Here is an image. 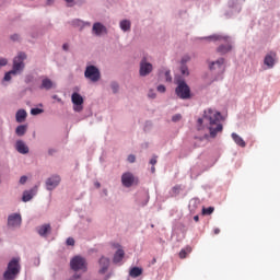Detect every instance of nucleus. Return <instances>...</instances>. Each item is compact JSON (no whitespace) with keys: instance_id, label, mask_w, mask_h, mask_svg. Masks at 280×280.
I'll list each match as a JSON object with an SVG mask.
<instances>
[{"instance_id":"nucleus-27","label":"nucleus","mask_w":280,"mask_h":280,"mask_svg":"<svg viewBox=\"0 0 280 280\" xmlns=\"http://www.w3.org/2000/svg\"><path fill=\"white\" fill-rule=\"evenodd\" d=\"M32 198H34V194H32V190L24 191L23 197H22L23 202H30V200H32Z\"/></svg>"},{"instance_id":"nucleus-39","label":"nucleus","mask_w":280,"mask_h":280,"mask_svg":"<svg viewBox=\"0 0 280 280\" xmlns=\"http://www.w3.org/2000/svg\"><path fill=\"white\" fill-rule=\"evenodd\" d=\"M158 91H159V93H165V91H166L165 85H159Z\"/></svg>"},{"instance_id":"nucleus-29","label":"nucleus","mask_w":280,"mask_h":280,"mask_svg":"<svg viewBox=\"0 0 280 280\" xmlns=\"http://www.w3.org/2000/svg\"><path fill=\"white\" fill-rule=\"evenodd\" d=\"M18 73L16 72H12V70L11 71H9V72H7L5 74H4V81L5 82H10L11 80H12V75H16Z\"/></svg>"},{"instance_id":"nucleus-49","label":"nucleus","mask_w":280,"mask_h":280,"mask_svg":"<svg viewBox=\"0 0 280 280\" xmlns=\"http://www.w3.org/2000/svg\"><path fill=\"white\" fill-rule=\"evenodd\" d=\"M189 60V58H183L182 62H187Z\"/></svg>"},{"instance_id":"nucleus-23","label":"nucleus","mask_w":280,"mask_h":280,"mask_svg":"<svg viewBox=\"0 0 280 280\" xmlns=\"http://www.w3.org/2000/svg\"><path fill=\"white\" fill-rule=\"evenodd\" d=\"M192 248L191 246H186L179 252V259H187V255L191 253Z\"/></svg>"},{"instance_id":"nucleus-21","label":"nucleus","mask_w":280,"mask_h":280,"mask_svg":"<svg viewBox=\"0 0 280 280\" xmlns=\"http://www.w3.org/2000/svg\"><path fill=\"white\" fill-rule=\"evenodd\" d=\"M130 277H132L133 279H137V277H141L143 275V269L139 268V267H133L131 268V270L129 271Z\"/></svg>"},{"instance_id":"nucleus-2","label":"nucleus","mask_w":280,"mask_h":280,"mask_svg":"<svg viewBox=\"0 0 280 280\" xmlns=\"http://www.w3.org/2000/svg\"><path fill=\"white\" fill-rule=\"evenodd\" d=\"M21 258H12L8 264V268L3 275L4 280H15L21 272Z\"/></svg>"},{"instance_id":"nucleus-11","label":"nucleus","mask_w":280,"mask_h":280,"mask_svg":"<svg viewBox=\"0 0 280 280\" xmlns=\"http://www.w3.org/2000/svg\"><path fill=\"white\" fill-rule=\"evenodd\" d=\"M152 63L148 62V59L143 58L140 61V75L142 78H145V75H150L152 73Z\"/></svg>"},{"instance_id":"nucleus-38","label":"nucleus","mask_w":280,"mask_h":280,"mask_svg":"<svg viewBox=\"0 0 280 280\" xmlns=\"http://www.w3.org/2000/svg\"><path fill=\"white\" fill-rule=\"evenodd\" d=\"M166 82H172V75L170 74V71L165 72Z\"/></svg>"},{"instance_id":"nucleus-30","label":"nucleus","mask_w":280,"mask_h":280,"mask_svg":"<svg viewBox=\"0 0 280 280\" xmlns=\"http://www.w3.org/2000/svg\"><path fill=\"white\" fill-rule=\"evenodd\" d=\"M180 71L183 75H189V69L187 66H182Z\"/></svg>"},{"instance_id":"nucleus-46","label":"nucleus","mask_w":280,"mask_h":280,"mask_svg":"<svg viewBox=\"0 0 280 280\" xmlns=\"http://www.w3.org/2000/svg\"><path fill=\"white\" fill-rule=\"evenodd\" d=\"M66 3L71 8V5H73V0H66Z\"/></svg>"},{"instance_id":"nucleus-12","label":"nucleus","mask_w":280,"mask_h":280,"mask_svg":"<svg viewBox=\"0 0 280 280\" xmlns=\"http://www.w3.org/2000/svg\"><path fill=\"white\" fill-rule=\"evenodd\" d=\"M98 266H100V270H98L100 275H106L110 266V259L107 258L106 256H102L98 260Z\"/></svg>"},{"instance_id":"nucleus-13","label":"nucleus","mask_w":280,"mask_h":280,"mask_svg":"<svg viewBox=\"0 0 280 280\" xmlns=\"http://www.w3.org/2000/svg\"><path fill=\"white\" fill-rule=\"evenodd\" d=\"M92 33L95 34V36H102V34H108V28H106L104 24L96 22L93 24Z\"/></svg>"},{"instance_id":"nucleus-33","label":"nucleus","mask_w":280,"mask_h":280,"mask_svg":"<svg viewBox=\"0 0 280 280\" xmlns=\"http://www.w3.org/2000/svg\"><path fill=\"white\" fill-rule=\"evenodd\" d=\"M67 246H75V240L73 237L67 238Z\"/></svg>"},{"instance_id":"nucleus-26","label":"nucleus","mask_w":280,"mask_h":280,"mask_svg":"<svg viewBox=\"0 0 280 280\" xmlns=\"http://www.w3.org/2000/svg\"><path fill=\"white\" fill-rule=\"evenodd\" d=\"M25 132H27V127L25 125H20L15 129V135H18V137H23Z\"/></svg>"},{"instance_id":"nucleus-31","label":"nucleus","mask_w":280,"mask_h":280,"mask_svg":"<svg viewBox=\"0 0 280 280\" xmlns=\"http://www.w3.org/2000/svg\"><path fill=\"white\" fill-rule=\"evenodd\" d=\"M110 88H112L113 93H117V91H119V84H117L115 82L110 84Z\"/></svg>"},{"instance_id":"nucleus-1","label":"nucleus","mask_w":280,"mask_h":280,"mask_svg":"<svg viewBox=\"0 0 280 280\" xmlns=\"http://www.w3.org/2000/svg\"><path fill=\"white\" fill-rule=\"evenodd\" d=\"M222 114L215 109H206L203 112V118H199L197 120L198 124V130H200V127L202 124H208L207 128L210 132V137L212 139H215L218 137V132H222L223 126H222Z\"/></svg>"},{"instance_id":"nucleus-34","label":"nucleus","mask_w":280,"mask_h":280,"mask_svg":"<svg viewBox=\"0 0 280 280\" xmlns=\"http://www.w3.org/2000/svg\"><path fill=\"white\" fill-rule=\"evenodd\" d=\"M183 119V116L180 114H176L172 117V121H180Z\"/></svg>"},{"instance_id":"nucleus-41","label":"nucleus","mask_w":280,"mask_h":280,"mask_svg":"<svg viewBox=\"0 0 280 280\" xmlns=\"http://www.w3.org/2000/svg\"><path fill=\"white\" fill-rule=\"evenodd\" d=\"M149 97L151 98V100H154V97H156V93H154V91H152V90H150V92H149Z\"/></svg>"},{"instance_id":"nucleus-7","label":"nucleus","mask_w":280,"mask_h":280,"mask_svg":"<svg viewBox=\"0 0 280 280\" xmlns=\"http://www.w3.org/2000/svg\"><path fill=\"white\" fill-rule=\"evenodd\" d=\"M70 268L78 272V270H86V260L83 257L75 256L70 261Z\"/></svg>"},{"instance_id":"nucleus-52","label":"nucleus","mask_w":280,"mask_h":280,"mask_svg":"<svg viewBox=\"0 0 280 280\" xmlns=\"http://www.w3.org/2000/svg\"><path fill=\"white\" fill-rule=\"evenodd\" d=\"M54 153V150H49V154H52Z\"/></svg>"},{"instance_id":"nucleus-44","label":"nucleus","mask_w":280,"mask_h":280,"mask_svg":"<svg viewBox=\"0 0 280 280\" xmlns=\"http://www.w3.org/2000/svg\"><path fill=\"white\" fill-rule=\"evenodd\" d=\"M62 49H63L65 51H69V44H63V45H62Z\"/></svg>"},{"instance_id":"nucleus-25","label":"nucleus","mask_w":280,"mask_h":280,"mask_svg":"<svg viewBox=\"0 0 280 280\" xmlns=\"http://www.w3.org/2000/svg\"><path fill=\"white\" fill-rule=\"evenodd\" d=\"M130 27H131V23L128 20H122L120 22V30H122V32H130Z\"/></svg>"},{"instance_id":"nucleus-53","label":"nucleus","mask_w":280,"mask_h":280,"mask_svg":"<svg viewBox=\"0 0 280 280\" xmlns=\"http://www.w3.org/2000/svg\"><path fill=\"white\" fill-rule=\"evenodd\" d=\"M95 185H96L97 188H100V183H96Z\"/></svg>"},{"instance_id":"nucleus-17","label":"nucleus","mask_w":280,"mask_h":280,"mask_svg":"<svg viewBox=\"0 0 280 280\" xmlns=\"http://www.w3.org/2000/svg\"><path fill=\"white\" fill-rule=\"evenodd\" d=\"M15 148L20 154H27L30 152V148L22 140L16 141Z\"/></svg>"},{"instance_id":"nucleus-32","label":"nucleus","mask_w":280,"mask_h":280,"mask_svg":"<svg viewBox=\"0 0 280 280\" xmlns=\"http://www.w3.org/2000/svg\"><path fill=\"white\" fill-rule=\"evenodd\" d=\"M43 113V109L40 108H32L31 109V115H40Z\"/></svg>"},{"instance_id":"nucleus-28","label":"nucleus","mask_w":280,"mask_h":280,"mask_svg":"<svg viewBox=\"0 0 280 280\" xmlns=\"http://www.w3.org/2000/svg\"><path fill=\"white\" fill-rule=\"evenodd\" d=\"M215 211V208L209 207V208H202V215H211Z\"/></svg>"},{"instance_id":"nucleus-45","label":"nucleus","mask_w":280,"mask_h":280,"mask_svg":"<svg viewBox=\"0 0 280 280\" xmlns=\"http://www.w3.org/2000/svg\"><path fill=\"white\" fill-rule=\"evenodd\" d=\"M213 232H214V235H220V228H215Z\"/></svg>"},{"instance_id":"nucleus-35","label":"nucleus","mask_w":280,"mask_h":280,"mask_svg":"<svg viewBox=\"0 0 280 280\" xmlns=\"http://www.w3.org/2000/svg\"><path fill=\"white\" fill-rule=\"evenodd\" d=\"M73 25H77L78 27H84V22H82L80 20H75V21H73Z\"/></svg>"},{"instance_id":"nucleus-50","label":"nucleus","mask_w":280,"mask_h":280,"mask_svg":"<svg viewBox=\"0 0 280 280\" xmlns=\"http://www.w3.org/2000/svg\"><path fill=\"white\" fill-rule=\"evenodd\" d=\"M151 172H152V174H154V172H156V168L154 166L151 167Z\"/></svg>"},{"instance_id":"nucleus-5","label":"nucleus","mask_w":280,"mask_h":280,"mask_svg":"<svg viewBox=\"0 0 280 280\" xmlns=\"http://www.w3.org/2000/svg\"><path fill=\"white\" fill-rule=\"evenodd\" d=\"M25 60H27V55L25 52H19L13 59L12 73H21L25 69Z\"/></svg>"},{"instance_id":"nucleus-55","label":"nucleus","mask_w":280,"mask_h":280,"mask_svg":"<svg viewBox=\"0 0 280 280\" xmlns=\"http://www.w3.org/2000/svg\"><path fill=\"white\" fill-rule=\"evenodd\" d=\"M86 25H91V23H86Z\"/></svg>"},{"instance_id":"nucleus-10","label":"nucleus","mask_w":280,"mask_h":280,"mask_svg":"<svg viewBox=\"0 0 280 280\" xmlns=\"http://www.w3.org/2000/svg\"><path fill=\"white\" fill-rule=\"evenodd\" d=\"M121 183L124 187H132V185H137V183H139V179H137L132 173H124L121 176Z\"/></svg>"},{"instance_id":"nucleus-47","label":"nucleus","mask_w":280,"mask_h":280,"mask_svg":"<svg viewBox=\"0 0 280 280\" xmlns=\"http://www.w3.org/2000/svg\"><path fill=\"white\" fill-rule=\"evenodd\" d=\"M194 220H195V222H199V221H200V217L195 215V217H194Z\"/></svg>"},{"instance_id":"nucleus-24","label":"nucleus","mask_w":280,"mask_h":280,"mask_svg":"<svg viewBox=\"0 0 280 280\" xmlns=\"http://www.w3.org/2000/svg\"><path fill=\"white\" fill-rule=\"evenodd\" d=\"M222 67H224V59H222V58L217 60V61H214V62H212L210 65V69L211 70H213V69H222Z\"/></svg>"},{"instance_id":"nucleus-40","label":"nucleus","mask_w":280,"mask_h":280,"mask_svg":"<svg viewBox=\"0 0 280 280\" xmlns=\"http://www.w3.org/2000/svg\"><path fill=\"white\" fill-rule=\"evenodd\" d=\"M25 183H27V176H22V177L20 178V184H21V185H25Z\"/></svg>"},{"instance_id":"nucleus-54","label":"nucleus","mask_w":280,"mask_h":280,"mask_svg":"<svg viewBox=\"0 0 280 280\" xmlns=\"http://www.w3.org/2000/svg\"><path fill=\"white\" fill-rule=\"evenodd\" d=\"M57 98H58V96H57V95H55V96H54V100H57Z\"/></svg>"},{"instance_id":"nucleus-43","label":"nucleus","mask_w":280,"mask_h":280,"mask_svg":"<svg viewBox=\"0 0 280 280\" xmlns=\"http://www.w3.org/2000/svg\"><path fill=\"white\" fill-rule=\"evenodd\" d=\"M156 159H158V156L154 155V156L150 160V164H151V165H154V164L156 163Z\"/></svg>"},{"instance_id":"nucleus-3","label":"nucleus","mask_w":280,"mask_h":280,"mask_svg":"<svg viewBox=\"0 0 280 280\" xmlns=\"http://www.w3.org/2000/svg\"><path fill=\"white\" fill-rule=\"evenodd\" d=\"M209 40H213L214 43L219 40V43H225V45H220L217 49L218 54H229L231 49H233V46H231L230 38L222 35H211L208 37Z\"/></svg>"},{"instance_id":"nucleus-48","label":"nucleus","mask_w":280,"mask_h":280,"mask_svg":"<svg viewBox=\"0 0 280 280\" xmlns=\"http://www.w3.org/2000/svg\"><path fill=\"white\" fill-rule=\"evenodd\" d=\"M72 278H73L74 280H78V279H80V275H74V276H72Z\"/></svg>"},{"instance_id":"nucleus-15","label":"nucleus","mask_w":280,"mask_h":280,"mask_svg":"<svg viewBox=\"0 0 280 280\" xmlns=\"http://www.w3.org/2000/svg\"><path fill=\"white\" fill-rule=\"evenodd\" d=\"M21 222H22L21 214L13 213V214H10L8 218V224L10 226H13V228L21 226Z\"/></svg>"},{"instance_id":"nucleus-4","label":"nucleus","mask_w":280,"mask_h":280,"mask_svg":"<svg viewBox=\"0 0 280 280\" xmlns=\"http://www.w3.org/2000/svg\"><path fill=\"white\" fill-rule=\"evenodd\" d=\"M175 93L179 100H189L191 97V89L185 81H177Z\"/></svg>"},{"instance_id":"nucleus-14","label":"nucleus","mask_w":280,"mask_h":280,"mask_svg":"<svg viewBox=\"0 0 280 280\" xmlns=\"http://www.w3.org/2000/svg\"><path fill=\"white\" fill-rule=\"evenodd\" d=\"M57 185H60V176L58 175H54L46 180V188L48 189V191H51V189H56Z\"/></svg>"},{"instance_id":"nucleus-19","label":"nucleus","mask_w":280,"mask_h":280,"mask_svg":"<svg viewBox=\"0 0 280 280\" xmlns=\"http://www.w3.org/2000/svg\"><path fill=\"white\" fill-rule=\"evenodd\" d=\"M49 231H51L50 224H44L37 229V233H38V235H40V237H45L47 235V233H49Z\"/></svg>"},{"instance_id":"nucleus-42","label":"nucleus","mask_w":280,"mask_h":280,"mask_svg":"<svg viewBox=\"0 0 280 280\" xmlns=\"http://www.w3.org/2000/svg\"><path fill=\"white\" fill-rule=\"evenodd\" d=\"M21 37L19 36V34H14L11 36V40H19Z\"/></svg>"},{"instance_id":"nucleus-20","label":"nucleus","mask_w":280,"mask_h":280,"mask_svg":"<svg viewBox=\"0 0 280 280\" xmlns=\"http://www.w3.org/2000/svg\"><path fill=\"white\" fill-rule=\"evenodd\" d=\"M232 139L236 143V145H240V148H244L246 145V141H244V139L235 132L232 133Z\"/></svg>"},{"instance_id":"nucleus-51","label":"nucleus","mask_w":280,"mask_h":280,"mask_svg":"<svg viewBox=\"0 0 280 280\" xmlns=\"http://www.w3.org/2000/svg\"><path fill=\"white\" fill-rule=\"evenodd\" d=\"M173 191H178V187H174V188H173Z\"/></svg>"},{"instance_id":"nucleus-37","label":"nucleus","mask_w":280,"mask_h":280,"mask_svg":"<svg viewBox=\"0 0 280 280\" xmlns=\"http://www.w3.org/2000/svg\"><path fill=\"white\" fill-rule=\"evenodd\" d=\"M127 160L129 163H135V161H137V158L135 155L130 154Z\"/></svg>"},{"instance_id":"nucleus-22","label":"nucleus","mask_w":280,"mask_h":280,"mask_svg":"<svg viewBox=\"0 0 280 280\" xmlns=\"http://www.w3.org/2000/svg\"><path fill=\"white\" fill-rule=\"evenodd\" d=\"M125 252L124 249H118L115 255H114V264H119L122 259H124V256H125Z\"/></svg>"},{"instance_id":"nucleus-6","label":"nucleus","mask_w":280,"mask_h":280,"mask_svg":"<svg viewBox=\"0 0 280 280\" xmlns=\"http://www.w3.org/2000/svg\"><path fill=\"white\" fill-rule=\"evenodd\" d=\"M84 77L91 82H100V78L102 74L100 73V69L95 66H88L84 72Z\"/></svg>"},{"instance_id":"nucleus-16","label":"nucleus","mask_w":280,"mask_h":280,"mask_svg":"<svg viewBox=\"0 0 280 280\" xmlns=\"http://www.w3.org/2000/svg\"><path fill=\"white\" fill-rule=\"evenodd\" d=\"M55 86L56 84L54 83V81H51V79L45 78L42 80L39 89L50 91V89H54Z\"/></svg>"},{"instance_id":"nucleus-9","label":"nucleus","mask_w":280,"mask_h":280,"mask_svg":"<svg viewBox=\"0 0 280 280\" xmlns=\"http://www.w3.org/2000/svg\"><path fill=\"white\" fill-rule=\"evenodd\" d=\"M277 65V51L270 50L264 58V66L268 69H273Z\"/></svg>"},{"instance_id":"nucleus-8","label":"nucleus","mask_w":280,"mask_h":280,"mask_svg":"<svg viewBox=\"0 0 280 280\" xmlns=\"http://www.w3.org/2000/svg\"><path fill=\"white\" fill-rule=\"evenodd\" d=\"M71 101L73 104V110H75V113H81V110L84 108L82 106V104H84V97H82L80 93L74 92L72 93Z\"/></svg>"},{"instance_id":"nucleus-36","label":"nucleus","mask_w":280,"mask_h":280,"mask_svg":"<svg viewBox=\"0 0 280 280\" xmlns=\"http://www.w3.org/2000/svg\"><path fill=\"white\" fill-rule=\"evenodd\" d=\"M5 65H8V59L0 58V67H5Z\"/></svg>"},{"instance_id":"nucleus-18","label":"nucleus","mask_w":280,"mask_h":280,"mask_svg":"<svg viewBox=\"0 0 280 280\" xmlns=\"http://www.w3.org/2000/svg\"><path fill=\"white\" fill-rule=\"evenodd\" d=\"M15 119L18 124H23L27 119V112L25 109H19L15 114Z\"/></svg>"},{"instance_id":"nucleus-56","label":"nucleus","mask_w":280,"mask_h":280,"mask_svg":"<svg viewBox=\"0 0 280 280\" xmlns=\"http://www.w3.org/2000/svg\"><path fill=\"white\" fill-rule=\"evenodd\" d=\"M49 1H51V0H48V3H49Z\"/></svg>"}]
</instances>
